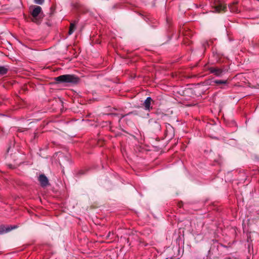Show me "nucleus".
I'll return each instance as SVG.
<instances>
[{
    "instance_id": "obj_1",
    "label": "nucleus",
    "mask_w": 259,
    "mask_h": 259,
    "mask_svg": "<svg viewBox=\"0 0 259 259\" xmlns=\"http://www.w3.org/2000/svg\"><path fill=\"white\" fill-rule=\"evenodd\" d=\"M55 80L62 83H76L79 81V78L75 75L65 74L60 75L55 78Z\"/></svg>"
},
{
    "instance_id": "obj_2",
    "label": "nucleus",
    "mask_w": 259,
    "mask_h": 259,
    "mask_svg": "<svg viewBox=\"0 0 259 259\" xmlns=\"http://www.w3.org/2000/svg\"><path fill=\"white\" fill-rule=\"evenodd\" d=\"M44 16L41 8L38 6H33V22L40 23Z\"/></svg>"
},
{
    "instance_id": "obj_3",
    "label": "nucleus",
    "mask_w": 259,
    "mask_h": 259,
    "mask_svg": "<svg viewBox=\"0 0 259 259\" xmlns=\"http://www.w3.org/2000/svg\"><path fill=\"white\" fill-rule=\"evenodd\" d=\"M38 180L42 187H45L49 185V180L44 174H41L38 178Z\"/></svg>"
},
{
    "instance_id": "obj_4",
    "label": "nucleus",
    "mask_w": 259,
    "mask_h": 259,
    "mask_svg": "<svg viewBox=\"0 0 259 259\" xmlns=\"http://www.w3.org/2000/svg\"><path fill=\"white\" fill-rule=\"evenodd\" d=\"M165 135L166 137L169 139L172 138L175 135L174 129L169 124L166 125Z\"/></svg>"
},
{
    "instance_id": "obj_5",
    "label": "nucleus",
    "mask_w": 259,
    "mask_h": 259,
    "mask_svg": "<svg viewBox=\"0 0 259 259\" xmlns=\"http://www.w3.org/2000/svg\"><path fill=\"white\" fill-rule=\"evenodd\" d=\"M17 228V226H0V234L10 232L13 229Z\"/></svg>"
},
{
    "instance_id": "obj_6",
    "label": "nucleus",
    "mask_w": 259,
    "mask_h": 259,
    "mask_svg": "<svg viewBox=\"0 0 259 259\" xmlns=\"http://www.w3.org/2000/svg\"><path fill=\"white\" fill-rule=\"evenodd\" d=\"M226 6L224 5L221 2H219L217 4L214 6V12H219L221 11H224L226 9Z\"/></svg>"
},
{
    "instance_id": "obj_7",
    "label": "nucleus",
    "mask_w": 259,
    "mask_h": 259,
    "mask_svg": "<svg viewBox=\"0 0 259 259\" xmlns=\"http://www.w3.org/2000/svg\"><path fill=\"white\" fill-rule=\"evenodd\" d=\"M209 71L211 73L218 76H221L223 72V71L222 69L214 67H210L209 68Z\"/></svg>"
},
{
    "instance_id": "obj_8",
    "label": "nucleus",
    "mask_w": 259,
    "mask_h": 259,
    "mask_svg": "<svg viewBox=\"0 0 259 259\" xmlns=\"http://www.w3.org/2000/svg\"><path fill=\"white\" fill-rule=\"evenodd\" d=\"M152 99L151 97H147L144 102V105L146 110H149L150 109V105Z\"/></svg>"
},
{
    "instance_id": "obj_9",
    "label": "nucleus",
    "mask_w": 259,
    "mask_h": 259,
    "mask_svg": "<svg viewBox=\"0 0 259 259\" xmlns=\"http://www.w3.org/2000/svg\"><path fill=\"white\" fill-rule=\"evenodd\" d=\"M9 68L6 66H0V75H3L8 72Z\"/></svg>"
},
{
    "instance_id": "obj_10",
    "label": "nucleus",
    "mask_w": 259,
    "mask_h": 259,
    "mask_svg": "<svg viewBox=\"0 0 259 259\" xmlns=\"http://www.w3.org/2000/svg\"><path fill=\"white\" fill-rule=\"evenodd\" d=\"M75 24L73 23H71L70 29L69 30V35L72 34L73 33V32H74V31L75 30Z\"/></svg>"
},
{
    "instance_id": "obj_11",
    "label": "nucleus",
    "mask_w": 259,
    "mask_h": 259,
    "mask_svg": "<svg viewBox=\"0 0 259 259\" xmlns=\"http://www.w3.org/2000/svg\"><path fill=\"white\" fill-rule=\"evenodd\" d=\"M213 82L215 83L218 84H225L227 83V81L226 80H215L213 81Z\"/></svg>"
},
{
    "instance_id": "obj_12",
    "label": "nucleus",
    "mask_w": 259,
    "mask_h": 259,
    "mask_svg": "<svg viewBox=\"0 0 259 259\" xmlns=\"http://www.w3.org/2000/svg\"><path fill=\"white\" fill-rule=\"evenodd\" d=\"M33 2L36 4L41 5L44 3L45 0H33Z\"/></svg>"
},
{
    "instance_id": "obj_13",
    "label": "nucleus",
    "mask_w": 259,
    "mask_h": 259,
    "mask_svg": "<svg viewBox=\"0 0 259 259\" xmlns=\"http://www.w3.org/2000/svg\"><path fill=\"white\" fill-rule=\"evenodd\" d=\"M155 127L158 129V130H160V124L157 123V122H155Z\"/></svg>"
},
{
    "instance_id": "obj_14",
    "label": "nucleus",
    "mask_w": 259,
    "mask_h": 259,
    "mask_svg": "<svg viewBox=\"0 0 259 259\" xmlns=\"http://www.w3.org/2000/svg\"><path fill=\"white\" fill-rule=\"evenodd\" d=\"M230 9H231V11H232L236 12V9H235L234 7H231L230 8Z\"/></svg>"
},
{
    "instance_id": "obj_15",
    "label": "nucleus",
    "mask_w": 259,
    "mask_h": 259,
    "mask_svg": "<svg viewBox=\"0 0 259 259\" xmlns=\"http://www.w3.org/2000/svg\"><path fill=\"white\" fill-rule=\"evenodd\" d=\"M111 233V232H109L108 233V235H107V236L108 238H109V237H110Z\"/></svg>"
},
{
    "instance_id": "obj_16",
    "label": "nucleus",
    "mask_w": 259,
    "mask_h": 259,
    "mask_svg": "<svg viewBox=\"0 0 259 259\" xmlns=\"http://www.w3.org/2000/svg\"><path fill=\"white\" fill-rule=\"evenodd\" d=\"M9 166L11 168H14V167H13L12 165H9Z\"/></svg>"
}]
</instances>
